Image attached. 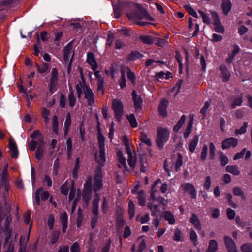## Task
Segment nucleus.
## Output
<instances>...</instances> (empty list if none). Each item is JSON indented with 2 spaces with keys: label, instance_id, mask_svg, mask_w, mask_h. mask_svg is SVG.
<instances>
[{
  "label": "nucleus",
  "instance_id": "f257e3e1",
  "mask_svg": "<svg viewBox=\"0 0 252 252\" xmlns=\"http://www.w3.org/2000/svg\"><path fill=\"white\" fill-rule=\"evenodd\" d=\"M122 141L126 147V153L128 155V158L127 162L129 167L126 166V160L123 156V153L119 151L117 153L118 166L119 168H122L123 170L128 171L135 167L136 162V157L134 147L130 145L128 138L124 136L122 137Z\"/></svg>",
  "mask_w": 252,
  "mask_h": 252
},
{
  "label": "nucleus",
  "instance_id": "f03ea898",
  "mask_svg": "<svg viewBox=\"0 0 252 252\" xmlns=\"http://www.w3.org/2000/svg\"><path fill=\"white\" fill-rule=\"evenodd\" d=\"M7 167L3 169L0 181V204L5 207L8 204L9 182Z\"/></svg>",
  "mask_w": 252,
  "mask_h": 252
},
{
  "label": "nucleus",
  "instance_id": "7ed1b4c3",
  "mask_svg": "<svg viewBox=\"0 0 252 252\" xmlns=\"http://www.w3.org/2000/svg\"><path fill=\"white\" fill-rule=\"evenodd\" d=\"M137 10L135 12L127 13V17L130 20L133 21L135 24L139 26H144L148 24H150L149 22H141L137 21L139 19H146L150 21H153L154 19L146 11L145 8L139 5L137 7Z\"/></svg>",
  "mask_w": 252,
  "mask_h": 252
},
{
  "label": "nucleus",
  "instance_id": "20e7f679",
  "mask_svg": "<svg viewBox=\"0 0 252 252\" xmlns=\"http://www.w3.org/2000/svg\"><path fill=\"white\" fill-rule=\"evenodd\" d=\"M169 131L166 128L162 127L158 128L156 143L159 148H163L164 143L169 139Z\"/></svg>",
  "mask_w": 252,
  "mask_h": 252
},
{
  "label": "nucleus",
  "instance_id": "39448f33",
  "mask_svg": "<svg viewBox=\"0 0 252 252\" xmlns=\"http://www.w3.org/2000/svg\"><path fill=\"white\" fill-rule=\"evenodd\" d=\"M112 109L117 120L121 121L124 114V107L122 101L119 99H114L112 103Z\"/></svg>",
  "mask_w": 252,
  "mask_h": 252
},
{
  "label": "nucleus",
  "instance_id": "423d86ee",
  "mask_svg": "<svg viewBox=\"0 0 252 252\" xmlns=\"http://www.w3.org/2000/svg\"><path fill=\"white\" fill-rule=\"evenodd\" d=\"M103 186L102 169L98 167L96 168L94 179L93 189L95 192L99 191Z\"/></svg>",
  "mask_w": 252,
  "mask_h": 252
},
{
  "label": "nucleus",
  "instance_id": "0eeeda50",
  "mask_svg": "<svg viewBox=\"0 0 252 252\" xmlns=\"http://www.w3.org/2000/svg\"><path fill=\"white\" fill-rule=\"evenodd\" d=\"M92 177L89 176L87 178L86 183L84 184V189L83 191V199L85 202H88L91 198L92 193Z\"/></svg>",
  "mask_w": 252,
  "mask_h": 252
},
{
  "label": "nucleus",
  "instance_id": "6e6552de",
  "mask_svg": "<svg viewBox=\"0 0 252 252\" xmlns=\"http://www.w3.org/2000/svg\"><path fill=\"white\" fill-rule=\"evenodd\" d=\"M58 80V73L55 68H53L51 71V78L50 81L49 89L51 93H53L57 89Z\"/></svg>",
  "mask_w": 252,
  "mask_h": 252
},
{
  "label": "nucleus",
  "instance_id": "1a4fd4ad",
  "mask_svg": "<svg viewBox=\"0 0 252 252\" xmlns=\"http://www.w3.org/2000/svg\"><path fill=\"white\" fill-rule=\"evenodd\" d=\"M40 195L41 200L45 201L49 198V193L46 191H44L43 188H39L36 190L35 194V201L37 206H39L40 205Z\"/></svg>",
  "mask_w": 252,
  "mask_h": 252
},
{
  "label": "nucleus",
  "instance_id": "9d476101",
  "mask_svg": "<svg viewBox=\"0 0 252 252\" xmlns=\"http://www.w3.org/2000/svg\"><path fill=\"white\" fill-rule=\"evenodd\" d=\"M181 188L185 193L189 194L192 198L195 199L196 197V191L194 186L190 183H185L181 185Z\"/></svg>",
  "mask_w": 252,
  "mask_h": 252
},
{
  "label": "nucleus",
  "instance_id": "9b49d317",
  "mask_svg": "<svg viewBox=\"0 0 252 252\" xmlns=\"http://www.w3.org/2000/svg\"><path fill=\"white\" fill-rule=\"evenodd\" d=\"M95 156L96 161L99 165L97 168L99 167L101 169V167L104 166L106 161L105 149H99V153L95 154Z\"/></svg>",
  "mask_w": 252,
  "mask_h": 252
},
{
  "label": "nucleus",
  "instance_id": "f8f14e48",
  "mask_svg": "<svg viewBox=\"0 0 252 252\" xmlns=\"http://www.w3.org/2000/svg\"><path fill=\"white\" fill-rule=\"evenodd\" d=\"M84 94L88 105L92 106L94 103L95 96L92 89L90 88H86Z\"/></svg>",
  "mask_w": 252,
  "mask_h": 252
},
{
  "label": "nucleus",
  "instance_id": "ddd939ff",
  "mask_svg": "<svg viewBox=\"0 0 252 252\" xmlns=\"http://www.w3.org/2000/svg\"><path fill=\"white\" fill-rule=\"evenodd\" d=\"M95 76L97 79V92L98 94H100L101 95H103L104 92V89L103 87L104 85V79L101 76L100 72L99 71H96L94 72Z\"/></svg>",
  "mask_w": 252,
  "mask_h": 252
},
{
  "label": "nucleus",
  "instance_id": "4468645a",
  "mask_svg": "<svg viewBox=\"0 0 252 252\" xmlns=\"http://www.w3.org/2000/svg\"><path fill=\"white\" fill-rule=\"evenodd\" d=\"M132 95L134 102V109L136 112H137L141 108L142 105V100L141 98L137 95V93L135 90H133Z\"/></svg>",
  "mask_w": 252,
  "mask_h": 252
},
{
  "label": "nucleus",
  "instance_id": "2eb2a0df",
  "mask_svg": "<svg viewBox=\"0 0 252 252\" xmlns=\"http://www.w3.org/2000/svg\"><path fill=\"white\" fill-rule=\"evenodd\" d=\"M9 147L12 158H16L18 156V150L16 144L12 138L9 139Z\"/></svg>",
  "mask_w": 252,
  "mask_h": 252
},
{
  "label": "nucleus",
  "instance_id": "dca6fc26",
  "mask_svg": "<svg viewBox=\"0 0 252 252\" xmlns=\"http://www.w3.org/2000/svg\"><path fill=\"white\" fill-rule=\"evenodd\" d=\"M237 140L234 138H229L223 140L222 142V148L226 149L231 147H234L237 145Z\"/></svg>",
  "mask_w": 252,
  "mask_h": 252
},
{
  "label": "nucleus",
  "instance_id": "f3484780",
  "mask_svg": "<svg viewBox=\"0 0 252 252\" xmlns=\"http://www.w3.org/2000/svg\"><path fill=\"white\" fill-rule=\"evenodd\" d=\"M188 27L190 31L194 30L192 34L193 36L197 35L199 31V24L196 23V20H194L193 22L192 19L191 17L189 18Z\"/></svg>",
  "mask_w": 252,
  "mask_h": 252
},
{
  "label": "nucleus",
  "instance_id": "a211bd4d",
  "mask_svg": "<svg viewBox=\"0 0 252 252\" xmlns=\"http://www.w3.org/2000/svg\"><path fill=\"white\" fill-rule=\"evenodd\" d=\"M225 243L229 252H237L236 244L231 238L225 237Z\"/></svg>",
  "mask_w": 252,
  "mask_h": 252
},
{
  "label": "nucleus",
  "instance_id": "6ab92c4d",
  "mask_svg": "<svg viewBox=\"0 0 252 252\" xmlns=\"http://www.w3.org/2000/svg\"><path fill=\"white\" fill-rule=\"evenodd\" d=\"M86 88L90 87L86 84L85 80L82 78V81L79 82L76 86V92L79 98H80L83 92H85Z\"/></svg>",
  "mask_w": 252,
  "mask_h": 252
},
{
  "label": "nucleus",
  "instance_id": "aec40b11",
  "mask_svg": "<svg viewBox=\"0 0 252 252\" xmlns=\"http://www.w3.org/2000/svg\"><path fill=\"white\" fill-rule=\"evenodd\" d=\"M87 61L93 70H96L98 65L93 53L90 52L87 54Z\"/></svg>",
  "mask_w": 252,
  "mask_h": 252
},
{
  "label": "nucleus",
  "instance_id": "412c9836",
  "mask_svg": "<svg viewBox=\"0 0 252 252\" xmlns=\"http://www.w3.org/2000/svg\"><path fill=\"white\" fill-rule=\"evenodd\" d=\"M160 183V180L158 179L157 180L154 185L152 186V192L151 194V198L153 201H158L159 202L160 204H162L163 205H164L166 203H165V200L164 198H163L162 197H158L157 199L156 198V197L155 196L154 191V188L155 187L156 185L158 183Z\"/></svg>",
  "mask_w": 252,
  "mask_h": 252
},
{
  "label": "nucleus",
  "instance_id": "4be33fe9",
  "mask_svg": "<svg viewBox=\"0 0 252 252\" xmlns=\"http://www.w3.org/2000/svg\"><path fill=\"white\" fill-rule=\"evenodd\" d=\"M71 50H72V46L71 45L68 44L64 49V55H63V58L65 62H67V60H68L70 56L71 59L69 62V65H70L73 59V55H71Z\"/></svg>",
  "mask_w": 252,
  "mask_h": 252
},
{
  "label": "nucleus",
  "instance_id": "5701e85b",
  "mask_svg": "<svg viewBox=\"0 0 252 252\" xmlns=\"http://www.w3.org/2000/svg\"><path fill=\"white\" fill-rule=\"evenodd\" d=\"M99 196L96 193L94 197L92 211L93 214H98Z\"/></svg>",
  "mask_w": 252,
  "mask_h": 252
},
{
  "label": "nucleus",
  "instance_id": "b1692460",
  "mask_svg": "<svg viewBox=\"0 0 252 252\" xmlns=\"http://www.w3.org/2000/svg\"><path fill=\"white\" fill-rule=\"evenodd\" d=\"M168 104V101L165 100H162L158 107V111L159 115L162 117H165L167 115L166 108Z\"/></svg>",
  "mask_w": 252,
  "mask_h": 252
},
{
  "label": "nucleus",
  "instance_id": "393cba45",
  "mask_svg": "<svg viewBox=\"0 0 252 252\" xmlns=\"http://www.w3.org/2000/svg\"><path fill=\"white\" fill-rule=\"evenodd\" d=\"M220 69L221 72V76L223 81H228L230 77L229 71L224 65H221Z\"/></svg>",
  "mask_w": 252,
  "mask_h": 252
},
{
  "label": "nucleus",
  "instance_id": "a878e982",
  "mask_svg": "<svg viewBox=\"0 0 252 252\" xmlns=\"http://www.w3.org/2000/svg\"><path fill=\"white\" fill-rule=\"evenodd\" d=\"M190 222L191 224L197 229L200 230L201 229V224L198 216L193 214L190 218Z\"/></svg>",
  "mask_w": 252,
  "mask_h": 252
},
{
  "label": "nucleus",
  "instance_id": "bb28decb",
  "mask_svg": "<svg viewBox=\"0 0 252 252\" xmlns=\"http://www.w3.org/2000/svg\"><path fill=\"white\" fill-rule=\"evenodd\" d=\"M199 136L195 135L190 141L189 144V150L191 153H193L198 143Z\"/></svg>",
  "mask_w": 252,
  "mask_h": 252
},
{
  "label": "nucleus",
  "instance_id": "cd10ccee",
  "mask_svg": "<svg viewBox=\"0 0 252 252\" xmlns=\"http://www.w3.org/2000/svg\"><path fill=\"white\" fill-rule=\"evenodd\" d=\"M32 139H37L39 143H43L44 142L43 136L41 134L39 130L34 131L31 135Z\"/></svg>",
  "mask_w": 252,
  "mask_h": 252
},
{
  "label": "nucleus",
  "instance_id": "c85d7f7f",
  "mask_svg": "<svg viewBox=\"0 0 252 252\" xmlns=\"http://www.w3.org/2000/svg\"><path fill=\"white\" fill-rule=\"evenodd\" d=\"M226 171L235 176H238L240 174L238 167L236 165H228L225 168Z\"/></svg>",
  "mask_w": 252,
  "mask_h": 252
},
{
  "label": "nucleus",
  "instance_id": "c756f323",
  "mask_svg": "<svg viewBox=\"0 0 252 252\" xmlns=\"http://www.w3.org/2000/svg\"><path fill=\"white\" fill-rule=\"evenodd\" d=\"M45 145V142L43 143H39L37 149L36 151L35 156L36 158L38 160H40L43 157V152L44 151V146Z\"/></svg>",
  "mask_w": 252,
  "mask_h": 252
},
{
  "label": "nucleus",
  "instance_id": "7c9ffc66",
  "mask_svg": "<svg viewBox=\"0 0 252 252\" xmlns=\"http://www.w3.org/2000/svg\"><path fill=\"white\" fill-rule=\"evenodd\" d=\"M148 207L152 212V215L158 216L159 214V209L158 205L155 204V201L153 203L148 204Z\"/></svg>",
  "mask_w": 252,
  "mask_h": 252
},
{
  "label": "nucleus",
  "instance_id": "2f4dec72",
  "mask_svg": "<svg viewBox=\"0 0 252 252\" xmlns=\"http://www.w3.org/2000/svg\"><path fill=\"white\" fill-rule=\"evenodd\" d=\"M222 8L225 14H227L231 8L230 0H222Z\"/></svg>",
  "mask_w": 252,
  "mask_h": 252
},
{
  "label": "nucleus",
  "instance_id": "473e14b6",
  "mask_svg": "<svg viewBox=\"0 0 252 252\" xmlns=\"http://www.w3.org/2000/svg\"><path fill=\"white\" fill-rule=\"evenodd\" d=\"M58 119V118L57 116L54 115L53 116L52 120V127L53 131L57 135L58 134L59 129V122Z\"/></svg>",
  "mask_w": 252,
  "mask_h": 252
},
{
  "label": "nucleus",
  "instance_id": "72a5a7b5",
  "mask_svg": "<svg viewBox=\"0 0 252 252\" xmlns=\"http://www.w3.org/2000/svg\"><path fill=\"white\" fill-rule=\"evenodd\" d=\"M218 249V243L214 240H210L209 246L206 252H216Z\"/></svg>",
  "mask_w": 252,
  "mask_h": 252
},
{
  "label": "nucleus",
  "instance_id": "f704fd0d",
  "mask_svg": "<svg viewBox=\"0 0 252 252\" xmlns=\"http://www.w3.org/2000/svg\"><path fill=\"white\" fill-rule=\"evenodd\" d=\"M70 125H71L70 114V113H68L66 116V119H65V121L64 122V134L65 136H66L67 134L68 131L70 126Z\"/></svg>",
  "mask_w": 252,
  "mask_h": 252
},
{
  "label": "nucleus",
  "instance_id": "c9c22d12",
  "mask_svg": "<svg viewBox=\"0 0 252 252\" xmlns=\"http://www.w3.org/2000/svg\"><path fill=\"white\" fill-rule=\"evenodd\" d=\"M98 142L99 145V149H105L104 148V142H105V138L102 135L101 132L100 131V129L98 128Z\"/></svg>",
  "mask_w": 252,
  "mask_h": 252
},
{
  "label": "nucleus",
  "instance_id": "e433bc0d",
  "mask_svg": "<svg viewBox=\"0 0 252 252\" xmlns=\"http://www.w3.org/2000/svg\"><path fill=\"white\" fill-rule=\"evenodd\" d=\"M193 125V119H191L188 123L187 127L184 133L185 138L188 137L191 132V128Z\"/></svg>",
  "mask_w": 252,
  "mask_h": 252
},
{
  "label": "nucleus",
  "instance_id": "4c0bfd02",
  "mask_svg": "<svg viewBox=\"0 0 252 252\" xmlns=\"http://www.w3.org/2000/svg\"><path fill=\"white\" fill-rule=\"evenodd\" d=\"M171 77H172V74L168 72L165 73L164 72L161 71L157 73L155 75V78L157 80L159 79H162L164 78L168 79Z\"/></svg>",
  "mask_w": 252,
  "mask_h": 252
},
{
  "label": "nucleus",
  "instance_id": "58836bf2",
  "mask_svg": "<svg viewBox=\"0 0 252 252\" xmlns=\"http://www.w3.org/2000/svg\"><path fill=\"white\" fill-rule=\"evenodd\" d=\"M164 218L167 220L170 224L175 223V219L174 216L169 212H165L163 215Z\"/></svg>",
  "mask_w": 252,
  "mask_h": 252
},
{
  "label": "nucleus",
  "instance_id": "ea45409f",
  "mask_svg": "<svg viewBox=\"0 0 252 252\" xmlns=\"http://www.w3.org/2000/svg\"><path fill=\"white\" fill-rule=\"evenodd\" d=\"M127 119L131 127L135 128L137 127L138 123L134 114H130L127 116Z\"/></svg>",
  "mask_w": 252,
  "mask_h": 252
},
{
  "label": "nucleus",
  "instance_id": "a19ab883",
  "mask_svg": "<svg viewBox=\"0 0 252 252\" xmlns=\"http://www.w3.org/2000/svg\"><path fill=\"white\" fill-rule=\"evenodd\" d=\"M5 232V238L4 239L5 241V245L6 246H8L9 243H12L11 241V237L12 230V229H8L7 230H4Z\"/></svg>",
  "mask_w": 252,
  "mask_h": 252
},
{
  "label": "nucleus",
  "instance_id": "79ce46f5",
  "mask_svg": "<svg viewBox=\"0 0 252 252\" xmlns=\"http://www.w3.org/2000/svg\"><path fill=\"white\" fill-rule=\"evenodd\" d=\"M122 71H124V74L125 75V73H126L127 78L131 81V82L134 84L135 79V76L134 74L130 71L128 68H126L125 69Z\"/></svg>",
  "mask_w": 252,
  "mask_h": 252
},
{
  "label": "nucleus",
  "instance_id": "37998d69",
  "mask_svg": "<svg viewBox=\"0 0 252 252\" xmlns=\"http://www.w3.org/2000/svg\"><path fill=\"white\" fill-rule=\"evenodd\" d=\"M136 220L141 224L147 223L150 220V216L148 214H145L143 216H138L136 217Z\"/></svg>",
  "mask_w": 252,
  "mask_h": 252
},
{
  "label": "nucleus",
  "instance_id": "c03bdc74",
  "mask_svg": "<svg viewBox=\"0 0 252 252\" xmlns=\"http://www.w3.org/2000/svg\"><path fill=\"white\" fill-rule=\"evenodd\" d=\"M140 139L143 143L146 144L148 146H151L152 145L151 140L148 137L147 135L143 132H141Z\"/></svg>",
  "mask_w": 252,
  "mask_h": 252
},
{
  "label": "nucleus",
  "instance_id": "a18cd8bd",
  "mask_svg": "<svg viewBox=\"0 0 252 252\" xmlns=\"http://www.w3.org/2000/svg\"><path fill=\"white\" fill-rule=\"evenodd\" d=\"M135 212V205L132 201H129L128 203V214L130 219L133 218Z\"/></svg>",
  "mask_w": 252,
  "mask_h": 252
},
{
  "label": "nucleus",
  "instance_id": "49530a36",
  "mask_svg": "<svg viewBox=\"0 0 252 252\" xmlns=\"http://www.w3.org/2000/svg\"><path fill=\"white\" fill-rule=\"evenodd\" d=\"M68 99L70 106L71 107H73L75 105L76 98L74 96L73 93L72 91L70 92L68 94Z\"/></svg>",
  "mask_w": 252,
  "mask_h": 252
},
{
  "label": "nucleus",
  "instance_id": "de8ad7c7",
  "mask_svg": "<svg viewBox=\"0 0 252 252\" xmlns=\"http://www.w3.org/2000/svg\"><path fill=\"white\" fill-rule=\"evenodd\" d=\"M36 67L38 72L41 74H43L47 72L49 69L48 64L45 63H43L41 66L36 64Z\"/></svg>",
  "mask_w": 252,
  "mask_h": 252
},
{
  "label": "nucleus",
  "instance_id": "09e8293b",
  "mask_svg": "<svg viewBox=\"0 0 252 252\" xmlns=\"http://www.w3.org/2000/svg\"><path fill=\"white\" fill-rule=\"evenodd\" d=\"M66 147L67 151V156L70 158L72 155V143L70 138H68L66 141Z\"/></svg>",
  "mask_w": 252,
  "mask_h": 252
},
{
  "label": "nucleus",
  "instance_id": "8fccbe9b",
  "mask_svg": "<svg viewBox=\"0 0 252 252\" xmlns=\"http://www.w3.org/2000/svg\"><path fill=\"white\" fill-rule=\"evenodd\" d=\"M185 121V115L182 116L180 119L177 123V124L175 126L173 129L175 131H178L182 127V125L184 123Z\"/></svg>",
  "mask_w": 252,
  "mask_h": 252
},
{
  "label": "nucleus",
  "instance_id": "3c124183",
  "mask_svg": "<svg viewBox=\"0 0 252 252\" xmlns=\"http://www.w3.org/2000/svg\"><path fill=\"white\" fill-rule=\"evenodd\" d=\"M242 103V98L241 96H236L234 98L231 107L232 109L235 108L236 106H239Z\"/></svg>",
  "mask_w": 252,
  "mask_h": 252
},
{
  "label": "nucleus",
  "instance_id": "603ef678",
  "mask_svg": "<svg viewBox=\"0 0 252 252\" xmlns=\"http://www.w3.org/2000/svg\"><path fill=\"white\" fill-rule=\"evenodd\" d=\"M182 156L180 153L177 154V159L175 162V170L177 171L182 166Z\"/></svg>",
  "mask_w": 252,
  "mask_h": 252
},
{
  "label": "nucleus",
  "instance_id": "864d4df0",
  "mask_svg": "<svg viewBox=\"0 0 252 252\" xmlns=\"http://www.w3.org/2000/svg\"><path fill=\"white\" fill-rule=\"evenodd\" d=\"M241 250L243 252H252V244L245 243L241 246Z\"/></svg>",
  "mask_w": 252,
  "mask_h": 252
},
{
  "label": "nucleus",
  "instance_id": "5fc2aeb1",
  "mask_svg": "<svg viewBox=\"0 0 252 252\" xmlns=\"http://www.w3.org/2000/svg\"><path fill=\"white\" fill-rule=\"evenodd\" d=\"M138 203L141 206L145 205V194L144 191H140L138 194Z\"/></svg>",
  "mask_w": 252,
  "mask_h": 252
},
{
  "label": "nucleus",
  "instance_id": "6e6d98bb",
  "mask_svg": "<svg viewBox=\"0 0 252 252\" xmlns=\"http://www.w3.org/2000/svg\"><path fill=\"white\" fill-rule=\"evenodd\" d=\"M208 152V147L206 145H204L202 149L200 155V159L201 161H204L206 160Z\"/></svg>",
  "mask_w": 252,
  "mask_h": 252
},
{
  "label": "nucleus",
  "instance_id": "4d7b16f0",
  "mask_svg": "<svg viewBox=\"0 0 252 252\" xmlns=\"http://www.w3.org/2000/svg\"><path fill=\"white\" fill-rule=\"evenodd\" d=\"M141 40L145 44H151L153 43V40L150 36H141L140 37Z\"/></svg>",
  "mask_w": 252,
  "mask_h": 252
},
{
  "label": "nucleus",
  "instance_id": "13d9d810",
  "mask_svg": "<svg viewBox=\"0 0 252 252\" xmlns=\"http://www.w3.org/2000/svg\"><path fill=\"white\" fill-rule=\"evenodd\" d=\"M83 219V216L82 210L80 208H79L78 210V217L77 220V226L78 227H80L81 226Z\"/></svg>",
  "mask_w": 252,
  "mask_h": 252
},
{
  "label": "nucleus",
  "instance_id": "bf43d9fd",
  "mask_svg": "<svg viewBox=\"0 0 252 252\" xmlns=\"http://www.w3.org/2000/svg\"><path fill=\"white\" fill-rule=\"evenodd\" d=\"M190 238L191 241V242L193 243V244L196 246L198 241H197V236L195 232L193 230H191L190 232Z\"/></svg>",
  "mask_w": 252,
  "mask_h": 252
},
{
  "label": "nucleus",
  "instance_id": "052dcab7",
  "mask_svg": "<svg viewBox=\"0 0 252 252\" xmlns=\"http://www.w3.org/2000/svg\"><path fill=\"white\" fill-rule=\"evenodd\" d=\"M142 57V55L138 52H133L130 54L127 58V60H134Z\"/></svg>",
  "mask_w": 252,
  "mask_h": 252
},
{
  "label": "nucleus",
  "instance_id": "680f3d73",
  "mask_svg": "<svg viewBox=\"0 0 252 252\" xmlns=\"http://www.w3.org/2000/svg\"><path fill=\"white\" fill-rule=\"evenodd\" d=\"M60 232L58 231L53 232L51 237L50 241L52 244L55 243L58 240Z\"/></svg>",
  "mask_w": 252,
  "mask_h": 252
},
{
  "label": "nucleus",
  "instance_id": "e2e57ef3",
  "mask_svg": "<svg viewBox=\"0 0 252 252\" xmlns=\"http://www.w3.org/2000/svg\"><path fill=\"white\" fill-rule=\"evenodd\" d=\"M215 146L213 143H210L209 144V152L210 157L212 159H213L215 157Z\"/></svg>",
  "mask_w": 252,
  "mask_h": 252
},
{
  "label": "nucleus",
  "instance_id": "0e129e2a",
  "mask_svg": "<svg viewBox=\"0 0 252 252\" xmlns=\"http://www.w3.org/2000/svg\"><path fill=\"white\" fill-rule=\"evenodd\" d=\"M211 180L210 176H207L205 178V181L203 185L204 189L206 190H209L211 187Z\"/></svg>",
  "mask_w": 252,
  "mask_h": 252
},
{
  "label": "nucleus",
  "instance_id": "69168bd1",
  "mask_svg": "<svg viewBox=\"0 0 252 252\" xmlns=\"http://www.w3.org/2000/svg\"><path fill=\"white\" fill-rule=\"evenodd\" d=\"M184 8L190 15L196 18L198 17L196 12L191 6L185 5L184 6Z\"/></svg>",
  "mask_w": 252,
  "mask_h": 252
},
{
  "label": "nucleus",
  "instance_id": "338daca9",
  "mask_svg": "<svg viewBox=\"0 0 252 252\" xmlns=\"http://www.w3.org/2000/svg\"><path fill=\"white\" fill-rule=\"evenodd\" d=\"M248 126V123L245 122L243 126L240 128V129H236L235 131V133L236 135L241 134L245 133L246 132V128Z\"/></svg>",
  "mask_w": 252,
  "mask_h": 252
},
{
  "label": "nucleus",
  "instance_id": "774afa93",
  "mask_svg": "<svg viewBox=\"0 0 252 252\" xmlns=\"http://www.w3.org/2000/svg\"><path fill=\"white\" fill-rule=\"evenodd\" d=\"M220 159L221 161V164L224 166L228 163V158L226 156L224 155L222 153H220Z\"/></svg>",
  "mask_w": 252,
  "mask_h": 252
}]
</instances>
